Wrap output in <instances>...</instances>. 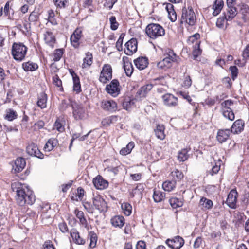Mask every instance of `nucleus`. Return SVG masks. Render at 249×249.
<instances>
[{
	"label": "nucleus",
	"mask_w": 249,
	"mask_h": 249,
	"mask_svg": "<svg viewBox=\"0 0 249 249\" xmlns=\"http://www.w3.org/2000/svg\"><path fill=\"white\" fill-rule=\"evenodd\" d=\"M11 189L16 192V200L17 203L20 206L25 204L32 205L35 201V196L32 191H28L26 193L23 188V185L18 181H15L11 183Z\"/></svg>",
	"instance_id": "nucleus-1"
},
{
	"label": "nucleus",
	"mask_w": 249,
	"mask_h": 249,
	"mask_svg": "<svg viewBox=\"0 0 249 249\" xmlns=\"http://www.w3.org/2000/svg\"><path fill=\"white\" fill-rule=\"evenodd\" d=\"M27 47L22 43H14L11 53L13 58L18 62L23 61L26 55Z\"/></svg>",
	"instance_id": "nucleus-2"
},
{
	"label": "nucleus",
	"mask_w": 249,
	"mask_h": 249,
	"mask_svg": "<svg viewBox=\"0 0 249 249\" xmlns=\"http://www.w3.org/2000/svg\"><path fill=\"white\" fill-rule=\"evenodd\" d=\"M145 32L151 39H156L165 35L164 28L160 24L156 23L149 24L146 27Z\"/></svg>",
	"instance_id": "nucleus-3"
},
{
	"label": "nucleus",
	"mask_w": 249,
	"mask_h": 249,
	"mask_svg": "<svg viewBox=\"0 0 249 249\" xmlns=\"http://www.w3.org/2000/svg\"><path fill=\"white\" fill-rule=\"evenodd\" d=\"M196 21V15L192 7H188V9L185 7L183 8L180 19L181 24L185 23L193 26Z\"/></svg>",
	"instance_id": "nucleus-4"
},
{
	"label": "nucleus",
	"mask_w": 249,
	"mask_h": 249,
	"mask_svg": "<svg viewBox=\"0 0 249 249\" xmlns=\"http://www.w3.org/2000/svg\"><path fill=\"white\" fill-rule=\"evenodd\" d=\"M93 205L94 208L100 213L106 212L107 210V202L100 195L95 196L92 198Z\"/></svg>",
	"instance_id": "nucleus-5"
},
{
	"label": "nucleus",
	"mask_w": 249,
	"mask_h": 249,
	"mask_svg": "<svg viewBox=\"0 0 249 249\" xmlns=\"http://www.w3.org/2000/svg\"><path fill=\"white\" fill-rule=\"evenodd\" d=\"M112 77V68L109 64H105L100 72L99 80L105 84L111 79Z\"/></svg>",
	"instance_id": "nucleus-6"
},
{
	"label": "nucleus",
	"mask_w": 249,
	"mask_h": 249,
	"mask_svg": "<svg viewBox=\"0 0 249 249\" xmlns=\"http://www.w3.org/2000/svg\"><path fill=\"white\" fill-rule=\"evenodd\" d=\"M184 240L179 235L172 238H168L165 241L166 244L172 249H180L184 244Z\"/></svg>",
	"instance_id": "nucleus-7"
},
{
	"label": "nucleus",
	"mask_w": 249,
	"mask_h": 249,
	"mask_svg": "<svg viewBox=\"0 0 249 249\" xmlns=\"http://www.w3.org/2000/svg\"><path fill=\"white\" fill-rule=\"evenodd\" d=\"M120 83L118 80L113 79L106 86V91L113 97H116L120 92Z\"/></svg>",
	"instance_id": "nucleus-8"
},
{
	"label": "nucleus",
	"mask_w": 249,
	"mask_h": 249,
	"mask_svg": "<svg viewBox=\"0 0 249 249\" xmlns=\"http://www.w3.org/2000/svg\"><path fill=\"white\" fill-rule=\"evenodd\" d=\"M176 60L175 54L173 53L172 55H168V56L165 57L162 60L157 64V67L161 69H168L172 66V63Z\"/></svg>",
	"instance_id": "nucleus-9"
},
{
	"label": "nucleus",
	"mask_w": 249,
	"mask_h": 249,
	"mask_svg": "<svg viewBox=\"0 0 249 249\" xmlns=\"http://www.w3.org/2000/svg\"><path fill=\"white\" fill-rule=\"evenodd\" d=\"M126 49L125 53L127 55H131L137 50V40L136 38H132L127 41L125 45Z\"/></svg>",
	"instance_id": "nucleus-10"
},
{
	"label": "nucleus",
	"mask_w": 249,
	"mask_h": 249,
	"mask_svg": "<svg viewBox=\"0 0 249 249\" xmlns=\"http://www.w3.org/2000/svg\"><path fill=\"white\" fill-rule=\"evenodd\" d=\"M237 195V192L234 189L231 190L228 195L226 203L231 209H235L236 207Z\"/></svg>",
	"instance_id": "nucleus-11"
},
{
	"label": "nucleus",
	"mask_w": 249,
	"mask_h": 249,
	"mask_svg": "<svg viewBox=\"0 0 249 249\" xmlns=\"http://www.w3.org/2000/svg\"><path fill=\"white\" fill-rule=\"evenodd\" d=\"M153 87V84L148 83L142 86L137 92L136 97L140 100L146 97Z\"/></svg>",
	"instance_id": "nucleus-12"
},
{
	"label": "nucleus",
	"mask_w": 249,
	"mask_h": 249,
	"mask_svg": "<svg viewBox=\"0 0 249 249\" xmlns=\"http://www.w3.org/2000/svg\"><path fill=\"white\" fill-rule=\"evenodd\" d=\"M73 116L76 120H81L84 117L85 110L81 105L76 103L71 104Z\"/></svg>",
	"instance_id": "nucleus-13"
},
{
	"label": "nucleus",
	"mask_w": 249,
	"mask_h": 249,
	"mask_svg": "<svg viewBox=\"0 0 249 249\" xmlns=\"http://www.w3.org/2000/svg\"><path fill=\"white\" fill-rule=\"evenodd\" d=\"M28 154L36 157L39 159L43 158V154L38 149L37 146L35 143H31L26 148Z\"/></svg>",
	"instance_id": "nucleus-14"
},
{
	"label": "nucleus",
	"mask_w": 249,
	"mask_h": 249,
	"mask_svg": "<svg viewBox=\"0 0 249 249\" xmlns=\"http://www.w3.org/2000/svg\"><path fill=\"white\" fill-rule=\"evenodd\" d=\"M70 235L75 244L79 245H83L85 244L86 240L80 236L79 232L76 229H72L70 231Z\"/></svg>",
	"instance_id": "nucleus-15"
},
{
	"label": "nucleus",
	"mask_w": 249,
	"mask_h": 249,
	"mask_svg": "<svg viewBox=\"0 0 249 249\" xmlns=\"http://www.w3.org/2000/svg\"><path fill=\"white\" fill-rule=\"evenodd\" d=\"M82 33L81 29L77 28L71 36V44L75 48H77L79 46V41L82 37Z\"/></svg>",
	"instance_id": "nucleus-16"
},
{
	"label": "nucleus",
	"mask_w": 249,
	"mask_h": 249,
	"mask_svg": "<svg viewBox=\"0 0 249 249\" xmlns=\"http://www.w3.org/2000/svg\"><path fill=\"white\" fill-rule=\"evenodd\" d=\"M93 183L95 188L99 190H103L107 187L108 182L101 176H98L93 179Z\"/></svg>",
	"instance_id": "nucleus-17"
},
{
	"label": "nucleus",
	"mask_w": 249,
	"mask_h": 249,
	"mask_svg": "<svg viewBox=\"0 0 249 249\" xmlns=\"http://www.w3.org/2000/svg\"><path fill=\"white\" fill-rule=\"evenodd\" d=\"M164 105L169 107H175L178 105V99L171 94H166L162 96Z\"/></svg>",
	"instance_id": "nucleus-18"
},
{
	"label": "nucleus",
	"mask_w": 249,
	"mask_h": 249,
	"mask_svg": "<svg viewBox=\"0 0 249 249\" xmlns=\"http://www.w3.org/2000/svg\"><path fill=\"white\" fill-rule=\"evenodd\" d=\"M102 107L106 111L114 112L117 110V106L113 100L103 101L101 104Z\"/></svg>",
	"instance_id": "nucleus-19"
},
{
	"label": "nucleus",
	"mask_w": 249,
	"mask_h": 249,
	"mask_svg": "<svg viewBox=\"0 0 249 249\" xmlns=\"http://www.w3.org/2000/svg\"><path fill=\"white\" fill-rule=\"evenodd\" d=\"M25 165L26 162L25 159L23 158L19 157L15 160L13 168L15 172L18 173L24 169Z\"/></svg>",
	"instance_id": "nucleus-20"
},
{
	"label": "nucleus",
	"mask_w": 249,
	"mask_h": 249,
	"mask_svg": "<svg viewBox=\"0 0 249 249\" xmlns=\"http://www.w3.org/2000/svg\"><path fill=\"white\" fill-rule=\"evenodd\" d=\"M244 122L242 120H237L234 122L231 127V132L234 134H237L241 132L243 130Z\"/></svg>",
	"instance_id": "nucleus-21"
},
{
	"label": "nucleus",
	"mask_w": 249,
	"mask_h": 249,
	"mask_svg": "<svg viewBox=\"0 0 249 249\" xmlns=\"http://www.w3.org/2000/svg\"><path fill=\"white\" fill-rule=\"evenodd\" d=\"M231 131L229 129L219 130L217 134V140L220 143H223L228 139Z\"/></svg>",
	"instance_id": "nucleus-22"
},
{
	"label": "nucleus",
	"mask_w": 249,
	"mask_h": 249,
	"mask_svg": "<svg viewBox=\"0 0 249 249\" xmlns=\"http://www.w3.org/2000/svg\"><path fill=\"white\" fill-rule=\"evenodd\" d=\"M85 191L84 190L79 187L77 188L76 192L74 193H73L71 195V199L73 201H81L84 196Z\"/></svg>",
	"instance_id": "nucleus-23"
},
{
	"label": "nucleus",
	"mask_w": 249,
	"mask_h": 249,
	"mask_svg": "<svg viewBox=\"0 0 249 249\" xmlns=\"http://www.w3.org/2000/svg\"><path fill=\"white\" fill-rule=\"evenodd\" d=\"M136 67L139 70L144 69L148 65V60L145 57H139L134 61Z\"/></svg>",
	"instance_id": "nucleus-24"
},
{
	"label": "nucleus",
	"mask_w": 249,
	"mask_h": 249,
	"mask_svg": "<svg viewBox=\"0 0 249 249\" xmlns=\"http://www.w3.org/2000/svg\"><path fill=\"white\" fill-rule=\"evenodd\" d=\"M111 223L114 227L121 228L124 224V218L122 216L116 215L111 219Z\"/></svg>",
	"instance_id": "nucleus-25"
},
{
	"label": "nucleus",
	"mask_w": 249,
	"mask_h": 249,
	"mask_svg": "<svg viewBox=\"0 0 249 249\" xmlns=\"http://www.w3.org/2000/svg\"><path fill=\"white\" fill-rule=\"evenodd\" d=\"M226 12L224 13V16L227 18V20H231L237 15V8L234 6H227Z\"/></svg>",
	"instance_id": "nucleus-26"
},
{
	"label": "nucleus",
	"mask_w": 249,
	"mask_h": 249,
	"mask_svg": "<svg viewBox=\"0 0 249 249\" xmlns=\"http://www.w3.org/2000/svg\"><path fill=\"white\" fill-rule=\"evenodd\" d=\"M166 9L168 12V18L172 22H174L177 20V14L174 9V6L171 3H167Z\"/></svg>",
	"instance_id": "nucleus-27"
},
{
	"label": "nucleus",
	"mask_w": 249,
	"mask_h": 249,
	"mask_svg": "<svg viewBox=\"0 0 249 249\" xmlns=\"http://www.w3.org/2000/svg\"><path fill=\"white\" fill-rule=\"evenodd\" d=\"M65 124V120L63 117H58L54 125V128L59 132H62L64 131V125Z\"/></svg>",
	"instance_id": "nucleus-28"
},
{
	"label": "nucleus",
	"mask_w": 249,
	"mask_h": 249,
	"mask_svg": "<svg viewBox=\"0 0 249 249\" xmlns=\"http://www.w3.org/2000/svg\"><path fill=\"white\" fill-rule=\"evenodd\" d=\"M164 129L165 127L163 124H157L156 128L154 129V131L156 137L158 139L163 140L165 138Z\"/></svg>",
	"instance_id": "nucleus-29"
},
{
	"label": "nucleus",
	"mask_w": 249,
	"mask_h": 249,
	"mask_svg": "<svg viewBox=\"0 0 249 249\" xmlns=\"http://www.w3.org/2000/svg\"><path fill=\"white\" fill-rule=\"evenodd\" d=\"M47 102V96L45 93L42 92L40 93L38 97V101L37 105L41 109L46 107V104Z\"/></svg>",
	"instance_id": "nucleus-30"
},
{
	"label": "nucleus",
	"mask_w": 249,
	"mask_h": 249,
	"mask_svg": "<svg viewBox=\"0 0 249 249\" xmlns=\"http://www.w3.org/2000/svg\"><path fill=\"white\" fill-rule=\"evenodd\" d=\"M57 143L58 141L56 139L53 138H50L45 144L44 149L46 151L50 152L57 145Z\"/></svg>",
	"instance_id": "nucleus-31"
},
{
	"label": "nucleus",
	"mask_w": 249,
	"mask_h": 249,
	"mask_svg": "<svg viewBox=\"0 0 249 249\" xmlns=\"http://www.w3.org/2000/svg\"><path fill=\"white\" fill-rule=\"evenodd\" d=\"M44 40L46 44L50 46L53 47L55 42V39L53 33L50 31H47L44 34Z\"/></svg>",
	"instance_id": "nucleus-32"
},
{
	"label": "nucleus",
	"mask_w": 249,
	"mask_h": 249,
	"mask_svg": "<svg viewBox=\"0 0 249 249\" xmlns=\"http://www.w3.org/2000/svg\"><path fill=\"white\" fill-rule=\"evenodd\" d=\"M72 76L73 82V90L78 93L81 91L79 78L74 72L72 74Z\"/></svg>",
	"instance_id": "nucleus-33"
},
{
	"label": "nucleus",
	"mask_w": 249,
	"mask_h": 249,
	"mask_svg": "<svg viewBox=\"0 0 249 249\" xmlns=\"http://www.w3.org/2000/svg\"><path fill=\"white\" fill-rule=\"evenodd\" d=\"M223 5L224 3L222 0H215L212 8L213 9V16H216L219 14L223 8Z\"/></svg>",
	"instance_id": "nucleus-34"
},
{
	"label": "nucleus",
	"mask_w": 249,
	"mask_h": 249,
	"mask_svg": "<svg viewBox=\"0 0 249 249\" xmlns=\"http://www.w3.org/2000/svg\"><path fill=\"white\" fill-rule=\"evenodd\" d=\"M165 197V193L160 190H154L153 197L156 202H160L164 200Z\"/></svg>",
	"instance_id": "nucleus-35"
},
{
	"label": "nucleus",
	"mask_w": 249,
	"mask_h": 249,
	"mask_svg": "<svg viewBox=\"0 0 249 249\" xmlns=\"http://www.w3.org/2000/svg\"><path fill=\"white\" fill-rule=\"evenodd\" d=\"M176 180H167L162 184V188L166 191L170 192L176 187Z\"/></svg>",
	"instance_id": "nucleus-36"
},
{
	"label": "nucleus",
	"mask_w": 249,
	"mask_h": 249,
	"mask_svg": "<svg viewBox=\"0 0 249 249\" xmlns=\"http://www.w3.org/2000/svg\"><path fill=\"white\" fill-rule=\"evenodd\" d=\"M92 55L89 53L88 52L86 54V57L83 59V63L82 65V67L83 69L90 67L92 63Z\"/></svg>",
	"instance_id": "nucleus-37"
},
{
	"label": "nucleus",
	"mask_w": 249,
	"mask_h": 249,
	"mask_svg": "<svg viewBox=\"0 0 249 249\" xmlns=\"http://www.w3.org/2000/svg\"><path fill=\"white\" fill-rule=\"evenodd\" d=\"M22 68L26 71H34L38 68V65L35 63L28 61L22 64Z\"/></svg>",
	"instance_id": "nucleus-38"
},
{
	"label": "nucleus",
	"mask_w": 249,
	"mask_h": 249,
	"mask_svg": "<svg viewBox=\"0 0 249 249\" xmlns=\"http://www.w3.org/2000/svg\"><path fill=\"white\" fill-rule=\"evenodd\" d=\"M190 149L184 148L178 152V159L179 161H184L189 158L188 154Z\"/></svg>",
	"instance_id": "nucleus-39"
},
{
	"label": "nucleus",
	"mask_w": 249,
	"mask_h": 249,
	"mask_svg": "<svg viewBox=\"0 0 249 249\" xmlns=\"http://www.w3.org/2000/svg\"><path fill=\"white\" fill-rule=\"evenodd\" d=\"M124 69L127 76H130L133 71V67L131 62L125 61V59L123 58Z\"/></svg>",
	"instance_id": "nucleus-40"
},
{
	"label": "nucleus",
	"mask_w": 249,
	"mask_h": 249,
	"mask_svg": "<svg viewBox=\"0 0 249 249\" xmlns=\"http://www.w3.org/2000/svg\"><path fill=\"white\" fill-rule=\"evenodd\" d=\"M169 202L171 207L174 209L181 207L183 204L182 200L176 197L171 198L169 200Z\"/></svg>",
	"instance_id": "nucleus-41"
},
{
	"label": "nucleus",
	"mask_w": 249,
	"mask_h": 249,
	"mask_svg": "<svg viewBox=\"0 0 249 249\" xmlns=\"http://www.w3.org/2000/svg\"><path fill=\"white\" fill-rule=\"evenodd\" d=\"M134 146L135 144L134 142H130L125 147L121 149L120 151V154L122 155H126L129 154L134 148Z\"/></svg>",
	"instance_id": "nucleus-42"
},
{
	"label": "nucleus",
	"mask_w": 249,
	"mask_h": 249,
	"mask_svg": "<svg viewBox=\"0 0 249 249\" xmlns=\"http://www.w3.org/2000/svg\"><path fill=\"white\" fill-rule=\"evenodd\" d=\"M6 112L5 118L8 121H12L17 117V112L12 109H7Z\"/></svg>",
	"instance_id": "nucleus-43"
},
{
	"label": "nucleus",
	"mask_w": 249,
	"mask_h": 249,
	"mask_svg": "<svg viewBox=\"0 0 249 249\" xmlns=\"http://www.w3.org/2000/svg\"><path fill=\"white\" fill-rule=\"evenodd\" d=\"M200 205L203 207L209 209L213 206V202L212 200L208 199L205 197H202L200 201Z\"/></svg>",
	"instance_id": "nucleus-44"
},
{
	"label": "nucleus",
	"mask_w": 249,
	"mask_h": 249,
	"mask_svg": "<svg viewBox=\"0 0 249 249\" xmlns=\"http://www.w3.org/2000/svg\"><path fill=\"white\" fill-rule=\"evenodd\" d=\"M121 208L125 215L129 216L131 214L132 212V206L129 203H122L121 205Z\"/></svg>",
	"instance_id": "nucleus-45"
},
{
	"label": "nucleus",
	"mask_w": 249,
	"mask_h": 249,
	"mask_svg": "<svg viewBox=\"0 0 249 249\" xmlns=\"http://www.w3.org/2000/svg\"><path fill=\"white\" fill-rule=\"evenodd\" d=\"M200 37V35L198 33H196L194 35L190 36L188 39V43L189 44H193L195 43L196 48H199V43L197 39Z\"/></svg>",
	"instance_id": "nucleus-46"
},
{
	"label": "nucleus",
	"mask_w": 249,
	"mask_h": 249,
	"mask_svg": "<svg viewBox=\"0 0 249 249\" xmlns=\"http://www.w3.org/2000/svg\"><path fill=\"white\" fill-rule=\"evenodd\" d=\"M48 20L52 25H55L57 24L56 19L54 18L55 14L54 11L50 9L47 11Z\"/></svg>",
	"instance_id": "nucleus-47"
},
{
	"label": "nucleus",
	"mask_w": 249,
	"mask_h": 249,
	"mask_svg": "<svg viewBox=\"0 0 249 249\" xmlns=\"http://www.w3.org/2000/svg\"><path fill=\"white\" fill-rule=\"evenodd\" d=\"M89 236L90 241L89 245L90 247L91 248L95 247L97 241V236L96 234L93 231H90L89 233Z\"/></svg>",
	"instance_id": "nucleus-48"
},
{
	"label": "nucleus",
	"mask_w": 249,
	"mask_h": 249,
	"mask_svg": "<svg viewBox=\"0 0 249 249\" xmlns=\"http://www.w3.org/2000/svg\"><path fill=\"white\" fill-rule=\"evenodd\" d=\"M39 15L38 11H34L30 14L28 20L31 22H36L39 20Z\"/></svg>",
	"instance_id": "nucleus-49"
},
{
	"label": "nucleus",
	"mask_w": 249,
	"mask_h": 249,
	"mask_svg": "<svg viewBox=\"0 0 249 249\" xmlns=\"http://www.w3.org/2000/svg\"><path fill=\"white\" fill-rule=\"evenodd\" d=\"M171 174L174 178L173 180H176V182L181 180L184 176L183 173L178 169L172 172Z\"/></svg>",
	"instance_id": "nucleus-50"
},
{
	"label": "nucleus",
	"mask_w": 249,
	"mask_h": 249,
	"mask_svg": "<svg viewBox=\"0 0 249 249\" xmlns=\"http://www.w3.org/2000/svg\"><path fill=\"white\" fill-rule=\"evenodd\" d=\"M63 53L64 51L63 49H56L53 53V60L55 62L59 61L61 58Z\"/></svg>",
	"instance_id": "nucleus-51"
},
{
	"label": "nucleus",
	"mask_w": 249,
	"mask_h": 249,
	"mask_svg": "<svg viewBox=\"0 0 249 249\" xmlns=\"http://www.w3.org/2000/svg\"><path fill=\"white\" fill-rule=\"evenodd\" d=\"M223 116L231 121L234 119V114L231 109L222 110Z\"/></svg>",
	"instance_id": "nucleus-52"
},
{
	"label": "nucleus",
	"mask_w": 249,
	"mask_h": 249,
	"mask_svg": "<svg viewBox=\"0 0 249 249\" xmlns=\"http://www.w3.org/2000/svg\"><path fill=\"white\" fill-rule=\"evenodd\" d=\"M54 3L57 8H64L68 3V0H53Z\"/></svg>",
	"instance_id": "nucleus-53"
},
{
	"label": "nucleus",
	"mask_w": 249,
	"mask_h": 249,
	"mask_svg": "<svg viewBox=\"0 0 249 249\" xmlns=\"http://www.w3.org/2000/svg\"><path fill=\"white\" fill-rule=\"evenodd\" d=\"M233 102L231 100H227L221 103L222 107V110H225L231 109L230 107L232 106Z\"/></svg>",
	"instance_id": "nucleus-54"
},
{
	"label": "nucleus",
	"mask_w": 249,
	"mask_h": 249,
	"mask_svg": "<svg viewBox=\"0 0 249 249\" xmlns=\"http://www.w3.org/2000/svg\"><path fill=\"white\" fill-rule=\"evenodd\" d=\"M53 83L57 87L60 88V90L63 91L62 81L57 75H55L53 78Z\"/></svg>",
	"instance_id": "nucleus-55"
},
{
	"label": "nucleus",
	"mask_w": 249,
	"mask_h": 249,
	"mask_svg": "<svg viewBox=\"0 0 249 249\" xmlns=\"http://www.w3.org/2000/svg\"><path fill=\"white\" fill-rule=\"evenodd\" d=\"M83 206L86 211L89 213H93L94 212V207L89 202L83 203Z\"/></svg>",
	"instance_id": "nucleus-56"
},
{
	"label": "nucleus",
	"mask_w": 249,
	"mask_h": 249,
	"mask_svg": "<svg viewBox=\"0 0 249 249\" xmlns=\"http://www.w3.org/2000/svg\"><path fill=\"white\" fill-rule=\"evenodd\" d=\"M110 23V28L112 30H116L118 27L119 24L116 21V18L115 16H111L109 18Z\"/></svg>",
	"instance_id": "nucleus-57"
},
{
	"label": "nucleus",
	"mask_w": 249,
	"mask_h": 249,
	"mask_svg": "<svg viewBox=\"0 0 249 249\" xmlns=\"http://www.w3.org/2000/svg\"><path fill=\"white\" fill-rule=\"evenodd\" d=\"M115 117L111 116L104 119L102 121L103 125L107 126L109 125L113 122V120L115 119Z\"/></svg>",
	"instance_id": "nucleus-58"
},
{
	"label": "nucleus",
	"mask_w": 249,
	"mask_h": 249,
	"mask_svg": "<svg viewBox=\"0 0 249 249\" xmlns=\"http://www.w3.org/2000/svg\"><path fill=\"white\" fill-rule=\"evenodd\" d=\"M134 104V102L132 100H129L128 101H124L122 103V106L123 108L126 110H130L132 105Z\"/></svg>",
	"instance_id": "nucleus-59"
},
{
	"label": "nucleus",
	"mask_w": 249,
	"mask_h": 249,
	"mask_svg": "<svg viewBox=\"0 0 249 249\" xmlns=\"http://www.w3.org/2000/svg\"><path fill=\"white\" fill-rule=\"evenodd\" d=\"M225 20H227V18L224 15L222 17H219L217 19L216 23L217 27L219 28H222Z\"/></svg>",
	"instance_id": "nucleus-60"
},
{
	"label": "nucleus",
	"mask_w": 249,
	"mask_h": 249,
	"mask_svg": "<svg viewBox=\"0 0 249 249\" xmlns=\"http://www.w3.org/2000/svg\"><path fill=\"white\" fill-rule=\"evenodd\" d=\"M220 168V163L217 165V163L214 166H213L211 170L209 171V174L211 176H213L214 174H217L219 171Z\"/></svg>",
	"instance_id": "nucleus-61"
},
{
	"label": "nucleus",
	"mask_w": 249,
	"mask_h": 249,
	"mask_svg": "<svg viewBox=\"0 0 249 249\" xmlns=\"http://www.w3.org/2000/svg\"><path fill=\"white\" fill-rule=\"evenodd\" d=\"M230 70L231 73L232 78L233 80H234L237 76L238 69L236 66H233L230 67Z\"/></svg>",
	"instance_id": "nucleus-62"
},
{
	"label": "nucleus",
	"mask_w": 249,
	"mask_h": 249,
	"mask_svg": "<svg viewBox=\"0 0 249 249\" xmlns=\"http://www.w3.org/2000/svg\"><path fill=\"white\" fill-rule=\"evenodd\" d=\"M144 189L143 185L141 184H138L136 188L133 190L132 193L133 194H141Z\"/></svg>",
	"instance_id": "nucleus-63"
},
{
	"label": "nucleus",
	"mask_w": 249,
	"mask_h": 249,
	"mask_svg": "<svg viewBox=\"0 0 249 249\" xmlns=\"http://www.w3.org/2000/svg\"><path fill=\"white\" fill-rule=\"evenodd\" d=\"M136 249H146V243L142 241H139L136 245Z\"/></svg>",
	"instance_id": "nucleus-64"
}]
</instances>
